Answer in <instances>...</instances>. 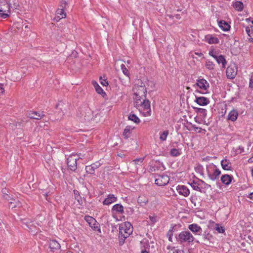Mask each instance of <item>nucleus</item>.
I'll list each match as a JSON object with an SVG mask.
<instances>
[{"label":"nucleus","mask_w":253,"mask_h":253,"mask_svg":"<svg viewBox=\"0 0 253 253\" xmlns=\"http://www.w3.org/2000/svg\"><path fill=\"white\" fill-rule=\"evenodd\" d=\"M176 241L180 244H192L195 240V238L192 234L188 230H184L180 232L176 236Z\"/></svg>","instance_id":"obj_5"},{"label":"nucleus","mask_w":253,"mask_h":253,"mask_svg":"<svg viewBox=\"0 0 253 253\" xmlns=\"http://www.w3.org/2000/svg\"><path fill=\"white\" fill-rule=\"evenodd\" d=\"M9 201V206L11 209L16 207H20L21 206V203L19 201L16 200L13 198H10Z\"/></svg>","instance_id":"obj_30"},{"label":"nucleus","mask_w":253,"mask_h":253,"mask_svg":"<svg viewBox=\"0 0 253 253\" xmlns=\"http://www.w3.org/2000/svg\"><path fill=\"white\" fill-rule=\"evenodd\" d=\"M101 84L104 86H107L108 84L107 81H106L105 80H104L102 82H101Z\"/></svg>","instance_id":"obj_52"},{"label":"nucleus","mask_w":253,"mask_h":253,"mask_svg":"<svg viewBox=\"0 0 253 253\" xmlns=\"http://www.w3.org/2000/svg\"><path fill=\"white\" fill-rule=\"evenodd\" d=\"M149 219L153 222H156V217L155 216H149Z\"/></svg>","instance_id":"obj_53"},{"label":"nucleus","mask_w":253,"mask_h":253,"mask_svg":"<svg viewBox=\"0 0 253 253\" xmlns=\"http://www.w3.org/2000/svg\"><path fill=\"white\" fill-rule=\"evenodd\" d=\"M233 179V176L229 174H223L220 178L221 182L226 185H229L231 183Z\"/></svg>","instance_id":"obj_21"},{"label":"nucleus","mask_w":253,"mask_h":253,"mask_svg":"<svg viewBox=\"0 0 253 253\" xmlns=\"http://www.w3.org/2000/svg\"><path fill=\"white\" fill-rule=\"evenodd\" d=\"M248 198L253 200V192L250 193L248 195Z\"/></svg>","instance_id":"obj_56"},{"label":"nucleus","mask_w":253,"mask_h":253,"mask_svg":"<svg viewBox=\"0 0 253 253\" xmlns=\"http://www.w3.org/2000/svg\"><path fill=\"white\" fill-rule=\"evenodd\" d=\"M148 202V198L143 195L139 196L137 199L138 203L141 206H145L147 204Z\"/></svg>","instance_id":"obj_31"},{"label":"nucleus","mask_w":253,"mask_h":253,"mask_svg":"<svg viewBox=\"0 0 253 253\" xmlns=\"http://www.w3.org/2000/svg\"><path fill=\"white\" fill-rule=\"evenodd\" d=\"M118 198L114 194H109L103 202L104 205L108 206L117 201Z\"/></svg>","instance_id":"obj_19"},{"label":"nucleus","mask_w":253,"mask_h":253,"mask_svg":"<svg viewBox=\"0 0 253 253\" xmlns=\"http://www.w3.org/2000/svg\"><path fill=\"white\" fill-rule=\"evenodd\" d=\"M209 54L210 56L212 57L214 59L216 58L218 55L216 53V52L213 50H211L209 51Z\"/></svg>","instance_id":"obj_48"},{"label":"nucleus","mask_w":253,"mask_h":253,"mask_svg":"<svg viewBox=\"0 0 253 253\" xmlns=\"http://www.w3.org/2000/svg\"><path fill=\"white\" fill-rule=\"evenodd\" d=\"M66 15V13L63 9H58L56 12L55 19L58 21L61 19L65 18Z\"/></svg>","instance_id":"obj_29"},{"label":"nucleus","mask_w":253,"mask_h":253,"mask_svg":"<svg viewBox=\"0 0 253 253\" xmlns=\"http://www.w3.org/2000/svg\"><path fill=\"white\" fill-rule=\"evenodd\" d=\"M193 127L194 128V129L196 131L197 129H199V132H201V130L202 129L201 128H200V127H197L196 126H193Z\"/></svg>","instance_id":"obj_55"},{"label":"nucleus","mask_w":253,"mask_h":253,"mask_svg":"<svg viewBox=\"0 0 253 253\" xmlns=\"http://www.w3.org/2000/svg\"><path fill=\"white\" fill-rule=\"evenodd\" d=\"M237 67L235 64L232 63L227 68L226 75L228 79H234L237 74Z\"/></svg>","instance_id":"obj_12"},{"label":"nucleus","mask_w":253,"mask_h":253,"mask_svg":"<svg viewBox=\"0 0 253 253\" xmlns=\"http://www.w3.org/2000/svg\"><path fill=\"white\" fill-rule=\"evenodd\" d=\"M7 190L6 189H3L2 190V193L3 194V197L7 200V201L9 200V199L11 198L10 196H9L7 194H6Z\"/></svg>","instance_id":"obj_47"},{"label":"nucleus","mask_w":253,"mask_h":253,"mask_svg":"<svg viewBox=\"0 0 253 253\" xmlns=\"http://www.w3.org/2000/svg\"><path fill=\"white\" fill-rule=\"evenodd\" d=\"M249 41H250V42H253V38H251L249 39Z\"/></svg>","instance_id":"obj_60"},{"label":"nucleus","mask_w":253,"mask_h":253,"mask_svg":"<svg viewBox=\"0 0 253 253\" xmlns=\"http://www.w3.org/2000/svg\"><path fill=\"white\" fill-rule=\"evenodd\" d=\"M174 227L175 226L170 227L167 234L169 241L170 242H172V237L173 235Z\"/></svg>","instance_id":"obj_41"},{"label":"nucleus","mask_w":253,"mask_h":253,"mask_svg":"<svg viewBox=\"0 0 253 253\" xmlns=\"http://www.w3.org/2000/svg\"><path fill=\"white\" fill-rule=\"evenodd\" d=\"M134 128V127L131 126H126L123 133V135L124 138L127 139L130 137L131 136V131L132 130H133Z\"/></svg>","instance_id":"obj_24"},{"label":"nucleus","mask_w":253,"mask_h":253,"mask_svg":"<svg viewBox=\"0 0 253 253\" xmlns=\"http://www.w3.org/2000/svg\"><path fill=\"white\" fill-rule=\"evenodd\" d=\"M215 60L218 64L221 63L222 68H224L225 67L226 65L227 64V62L223 55H217Z\"/></svg>","instance_id":"obj_32"},{"label":"nucleus","mask_w":253,"mask_h":253,"mask_svg":"<svg viewBox=\"0 0 253 253\" xmlns=\"http://www.w3.org/2000/svg\"><path fill=\"white\" fill-rule=\"evenodd\" d=\"M193 86L196 88L195 92L204 94L209 92L210 84L208 82L202 77L198 78Z\"/></svg>","instance_id":"obj_3"},{"label":"nucleus","mask_w":253,"mask_h":253,"mask_svg":"<svg viewBox=\"0 0 253 253\" xmlns=\"http://www.w3.org/2000/svg\"><path fill=\"white\" fill-rule=\"evenodd\" d=\"M100 166V163L97 162L91 165L86 166L85 167V170L87 173L92 174L94 173L95 169L99 168Z\"/></svg>","instance_id":"obj_20"},{"label":"nucleus","mask_w":253,"mask_h":253,"mask_svg":"<svg viewBox=\"0 0 253 253\" xmlns=\"http://www.w3.org/2000/svg\"><path fill=\"white\" fill-rule=\"evenodd\" d=\"M221 166L224 170H229L231 169V163L230 161L227 159H223L221 161Z\"/></svg>","instance_id":"obj_25"},{"label":"nucleus","mask_w":253,"mask_h":253,"mask_svg":"<svg viewBox=\"0 0 253 253\" xmlns=\"http://www.w3.org/2000/svg\"><path fill=\"white\" fill-rule=\"evenodd\" d=\"M49 248L53 252L59 250L61 247L60 244L57 241L54 240L49 241Z\"/></svg>","instance_id":"obj_26"},{"label":"nucleus","mask_w":253,"mask_h":253,"mask_svg":"<svg viewBox=\"0 0 253 253\" xmlns=\"http://www.w3.org/2000/svg\"><path fill=\"white\" fill-rule=\"evenodd\" d=\"M205 67L209 70H213L214 69L215 64L212 61L207 60L205 63Z\"/></svg>","instance_id":"obj_39"},{"label":"nucleus","mask_w":253,"mask_h":253,"mask_svg":"<svg viewBox=\"0 0 253 253\" xmlns=\"http://www.w3.org/2000/svg\"><path fill=\"white\" fill-rule=\"evenodd\" d=\"M144 160V157L136 158V159L133 160L132 161L131 163L133 165H134V166H135L136 167H137V166H140L142 164Z\"/></svg>","instance_id":"obj_40"},{"label":"nucleus","mask_w":253,"mask_h":253,"mask_svg":"<svg viewBox=\"0 0 253 253\" xmlns=\"http://www.w3.org/2000/svg\"><path fill=\"white\" fill-rule=\"evenodd\" d=\"M195 102L200 106H206L209 104L210 100L205 97H198L196 96Z\"/></svg>","instance_id":"obj_23"},{"label":"nucleus","mask_w":253,"mask_h":253,"mask_svg":"<svg viewBox=\"0 0 253 253\" xmlns=\"http://www.w3.org/2000/svg\"><path fill=\"white\" fill-rule=\"evenodd\" d=\"M176 190L179 195L185 197H188L190 194L189 189L185 185H178L176 187Z\"/></svg>","instance_id":"obj_15"},{"label":"nucleus","mask_w":253,"mask_h":253,"mask_svg":"<svg viewBox=\"0 0 253 253\" xmlns=\"http://www.w3.org/2000/svg\"><path fill=\"white\" fill-rule=\"evenodd\" d=\"M232 151L234 152L235 155H238L244 152V148L242 146H239L236 148H233Z\"/></svg>","instance_id":"obj_43"},{"label":"nucleus","mask_w":253,"mask_h":253,"mask_svg":"<svg viewBox=\"0 0 253 253\" xmlns=\"http://www.w3.org/2000/svg\"><path fill=\"white\" fill-rule=\"evenodd\" d=\"M60 105V103H58V105H57V108Z\"/></svg>","instance_id":"obj_64"},{"label":"nucleus","mask_w":253,"mask_h":253,"mask_svg":"<svg viewBox=\"0 0 253 253\" xmlns=\"http://www.w3.org/2000/svg\"><path fill=\"white\" fill-rule=\"evenodd\" d=\"M78 160L77 154L70 155L67 159V164L69 169L75 171L77 168V161Z\"/></svg>","instance_id":"obj_8"},{"label":"nucleus","mask_w":253,"mask_h":253,"mask_svg":"<svg viewBox=\"0 0 253 253\" xmlns=\"http://www.w3.org/2000/svg\"><path fill=\"white\" fill-rule=\"evenodd\" d=\"M195 112L203 118H206L207 111L206 109L198 107H193Z\"/></svg>","instance_id":"obj_33"},{"label":"nucleus","mask_w":253,"mask_h":253,"mask_svg":"<svg viewBox=\"0 0 253 253\" xmlns=\"http://www.w3.org/2000/svg\"><path fill=\"white\" fill-rule=\"evenodd\" d=\"M10 13V5L9 3L4 2L3 4H0V16L2 18H6Z\"/></svg>","instance_id":"obj_10"},{"label":"nucleus","mask_w":253,"mask_h":253,"mask_svg":"<svg viewBox=\"0 0 253 253\" xmlns=\"http://www.w3.org/2000/svg\"><path fill=\"white\" fill-rule=\"evenodd\" d=\"M127 63L128 64H130V60H128L127 61Z\"/></svg>","instance_id":"obj_62"},{"label":"nucleus","mask_w":253,"mask_h":253,"mask_svg":"<svg viewBox=\"0 0 253 253\" xmlns=\"http://www.w3.org/2000/svg\"><path fill=\"white\" fill-rule=\"evenodd\" d=\"M78 116L82 121H89L92 118V111L88 107H85L81 109Z\"/></svg>","instance_id":"obj_7"},{"label":"nucleus","mask_w":253,"mask_h":253,"mask_svg":"<svg viewBox=\"0 0 253 253\" xmlns=\"http://www.w3.org/2000/svg\"><path fill=\"white\" fill-rule=\"evenodd\" d=\"M141 253H149L148 251H147L146 250L142 249Z\"/></svg>","instance_id":"obj_58"},{"label":"nucleus","mask_w":253,"mask_h":253,"mask_svg":"<svg viewBox=\"0 0 253 253\" xmlns=\"http://www.w3.org/2000/svg\"><path fill=\"white\" fill-rule=\"evenodd\" d=\"M135 97V100L136 99H141L143 97H146L147 90L145 85L137 86L135 87L134 93Z\"/></svg>","instance_id":"obj_9"},{"label":"nucleus","mask_w":253,"mask_h":253,"mask_svg":"<svg viewBox=\"0 0 253 253\" xmlns=\"http://www.w3.org/2000/svg\"><path fill=\"white\" fill-rule=\"evenodd\" d=\"M173 253H184V251L182 250L177 249L173 251Z\"/></svg>","instance_id":"obj_51"},{"label":"nucleus","mask_w":253,"mask_h":253,"mask_svg":"<svg viewBox=\"0 0 253 253\" xmlns=\"http://www.w3.org/2000/svg\"><path fill=\"white\" fill-rule=\"evenodd\" d=\"M44 116L42 112L32 111L28 113V117L31 119L39 120Z\"/></svg>","instance_id":"obj_22"},{"label":"nucleus","mask_w":253,"mask_h":253,"mask_svg":"<svg viewBox=\"0 0 253 253\" xmlns=\"http://www.w3.org/2000/svg\"><path fill=\"white\" fill-rule=\"evenodd\" d=\"M133 232V227L129 222H125L119 225V241L120 245H123L126 239L128 238Z\"/></svg>","instance_id":"obj_2"},{"label":"nucleus","mask_w":253,"mask_h":253,"mask_svg":"<svg viewBox=\"0 0 253 253\" xmlns=\"http://www.w3.org/2000/svg\"><path fill=\"white\" fill-rule=\"evenodd\" d=\"M195 170L197 173H199L201 176L204 177V169L202 165L200 164L197 165L195 167Z\"/></svg>","instance_id":"obj_36"},{"label":"nucleus","mask_w":253,"mask_h":253,"mask_svg":"<svg viewBox=\"0 0 253 253\" xmlns=\"http://www.w3.org/2000/svg\"><path fill=\"white\" fill-rule=\"evenodd\" d=\"M169 132L168 130H165L162 132L160 133V139L161 141H164L167 140V137L169 135Z\"/></svg>","instance_id":"obj_42"},{"label":"nucleus","mask_w":253,"mask_h":253,"mask_svg":"<svg viewBox=\"0 0 253 253\" xmlns=\"http://www.w3.org/2000/svg\"><path fill=\"white\" fill-rule=\"evenodd\" d=\"M251 174H252V176L253 177V169L251 170Z\"/></svg>","instance_id":"obj_61"},{"label":"nucleus","mask_w":253,"mask_h":253,"mask_svg":"<svg viewBox=\"0 0 253 253\" xmlns=\"http://www.w3.org/2000/svg\"><path fill=\"white\" fill-rule=\"evenodd\" d=\"M215 229L218 233H223L225 232V229L222 226H220L219 224H216Z\"/></svg>","instance_id":"obj_45"},{"label":"nucleus","mask_w":253,"mask_h":253,"mask_svg":"<svg viewBox=\"0 0 253 253\" xmlns=\"http://www.w3.org/2000/svg\"><path fill=\"white\" fill-rule=\"evenodd\" d=\"M205 41L209 44H217L219 42L217 37L211 34H208L205 36Z\"/></svg>","instance_id":"obj_17"},{"label":"nucleus","mask_w":253,"mask_h":253,"mask_svg":"<svg viewBox=\"0 0 253 253\" xmlns=\"http://www.w3.org/2000/svg\"><path fill=\"white\" fill-rule=\"evenodd\" d=\"M113 212H115L120 214H122L124 212V207L119 204H117L114 205L112 208Z\"/></svg>","instance_id":"obj_28"},{"label":"nucleus","mask_w":253,"mask_h":253,"mask_svg":"<svg viewBox=\"0 0 253 253\" xmlns=\"http://www.w3.org/2000/svg\"><path fill=\"white\" fill-rule=\"evenodd\" d=\"M188 229L195 235H201L203 230L202 228L197 224L193 223L188 225Z\"/></svg>","instance_id":"obj_16"},{"label":"nucleus","mask_w":253,"mask_h":253,"mask_svg":"<svg viewBox=\"0 0 253 253\" xmlns=\"http://www.w3.org/2000/svg\"><path fill=\"white\" fill-rule=\"evenodd\" d=\"M84 218L85 221L92 229L97 230L99 233H101L100 228L98 226L99 224L94 218L89 215H86L84 216Z\"/></svg>","instance_id":"obj_11"},{"label":"nucleus","mask_w":253,"mask_h":253,"mask_svg":"<svg viewBox=\"0 0 253 253\" xmlns=\"http://www.w3.org/2000/svg\"><path fill=\"white\" fill-rule=\"evenodd\" d=\"M246 31L250 37H253V26H247L246 27Z\"/></svg>","instance_id":"obj_44"},{"label":"nucleus","mask_w":253,"mask_h":253,"mask_svg":"<svg viewBox=\"0 0 253 253\" xmlns=\"http://www.w3.org/2000/svg\"><path fill=\"white\" fill-rule=\"evenodd\" d=\"M249 86L251 88H253V79L252 77L250 79Z\"/></svg>","instance_id":"obj_49"},{"label":"nucleus","mask_w":253,"mask_h":253,"mask_svg":"<svg viewBox=\"0 0 253 253\" xmlns=\"http://www.w3.org/2000/svg\"><path fill=\"white\" fill-rule=\"evenodd\" d=\"M22 224L23 225V227L26 229V227L29 229V231L31 232L33 234H35L38 233V229H36V227L34 225L33 223L27 219H23Z\"/></svg>","instance_id":"obj_14"},{"label":"nucleus","mask_w":253,"mask_h":253,"mask_svg":"<svg viewBox=\"0 0 253 253\" xmlns=\"http://www.w3.org/2000/svg\"><path fill=\"white\" fill-rule=\"evenodd\" d=\"M121 70H122L123 74L125 75H126V76L129 77V73L128 70L126 68V66L123 64L121 65Z\"/></svg>","instance_id":"obj_46"},{"label":"nucleus","mask_w":253,"mask_h":253,"mask_svg":"<svg viewBox=\"0 0 253 253\" xmlns=\"http://www.w3.org/2000/svg\"><path fill=\"white\" fill-rule=\"evenodd\" d=\"M188 184L194 190L201 193L205 192L206 190L211 188L210 185L198 178H194L192 180L191 179L189 182H188Z\"/></svg>","instance_id":"obj_4"},{"label":"nucleus","mask_w":253,"mask_h":253,"mask_svg":"<svg viewBox=\"0 0 253 253\" xmlns=\"http://www.w3.org/2000/svg\"><path fill=\"white\" fill-rule=\"evenodd\" d=\"M25 29H27V28H28V26L27 25H26V26H25Z\"/></svg>","instance_id":"obj_63"},{"label":"nucleus","mask_w":253,"mask_h":253,"mask_svg":"<svg viewBox=\"0 0 253 253\" xmlns=\"http://www.w3.org/2000/svg\"><path fill=\"white\" fill-rule=\"evenodd\" d=\"M206 171L208 177L212 181L218 179L221 174L220 169L213 163H210L207 166Z\"/></svg>","instance_id":"obj_6"},{"label":"nucleus","mask_w":253,"mask_h":253,"mask_svg":"<svg viewBox=\"0 0 253 253\" xmlns=\"http://www.w3.org/2000/svg\"><path fill=\"white\" fill-rule=\"evenodd\" d=\"M248 161L249 163H253V156H252V157L249 159Z\"/></svg>","instance_id":"obj_57"},{"label":"nucleus","mask_w":253,"mask_h":253,"mask_svg":"<svg viewBox=\"0 0 253 253\" xmlns=\"http://www.w3.org/2000/svg\"><path fill=\"white\" fill-rule=\"evenodd\" d=\"M15 126H16V127L18 126L19 128L21 126V124L19 123H15Z\"/></svg>","instance_id":"obj_59"},{"label":"nucleus","mask_w":253,"mask_h":253,"mask_svg":"<svg viewBox=\"0 0 253 253\" xmlns=\"http://www.w3.org/2000/svg\"><path fill=\"white\" fill-rule=\"evenodd\" d=\"M169 181V178L166 174L157 175L155 181V184L160 186L167 185Z\"/></svg>","instance_id":"obj_13"},{"label":"nucleus","mask_w":253,"mask_h":253,"mask_svg":"<svg viewBox=\"0 0 253 253\" xmlns=\"http://www.w3.org/2000/svg\"><path fill=\"white\" fill-rule=\"evenodd\" d=\"M239 116V113L237 110L232 109L230 111L227 116V120L230 121L231 122H235Z\"/></svg>","instance_id":"obj_18"},{"label":"nucleus","mask_w":253,"mask_h":253,"mask_svg":"<svg viewBox=\"0 0 253 253\" xmlns=\"http://www.w3.org/2000/svg\"><path fill=\"white\" fill-rule=\"evenodd\" d=\"M134 106L142 116L146 117L151 115L150 101L146 97L136 99L134 101Z\"/></svg>","instance_id":"obj_1"},{"label":"nucleus","mask_w":253,"mask_h":253,"mask_svg":"<svg viewBox=\"0 0 253 253\" xmlns=\"http://www.w3.org/2000/svg\"><path fill=\"white\" fill-rule=\"evenodd\" d=\"M182 153L181 149L172 148L170 150L169 154L173 157H177L180 155Z\"/></svg>","instance_id":"obj_35"},{"label":"nucleus","mask_w":253,"mask_h":253,"mask_svg":"<svg viewBox=\"0 0 253 253\" xmlns=\"http://www.w3.org/2000/svg\"><path fill=\"white\" fill-rule=\"evenodd\" d=\"M218 25L219 28L223 31H228L230 29V25L224 20H220L218 22Z\"/></svg>","instance_id":"obj_27"},{"label":"nucleus","mask_w":253,"mask_h":253,"mask_svg":"<svg viewBox=\"0 0 253 253\" xmlns=\"http://www.w3.org/2000/svg\"><path fill=\"white\" fill-rule=\"evenodd\" d=\"M93 85L95 88L96 91L100 94H106L103 89L99 86L96 82H92Z\"/></svg>","instance_id":"obj_37"},{"label":"nucleus","mask_w":253,"mask_h":253,"mask_svg":"<svg viewBox=\"0 0 253 253\" xmlns=\"http://www.w3.org/2000/svg\"><path fill=\"white\" fill-rule=\"evenodd\" d=\"M234 8L238 11H242L244 9V4L240 1H237L232 4Z\"/></svg>","instance_id":"obj_34"},{"label":"nucleus","mask_w":253,"mask_h":253,"mask_svg":"<svg viewBox=\"0 0 253 253\" xmlns=\"http://www.w3.org/2000/svg\"><path fill=\"white\" fill-rule=\"evenodd\" d=\"M77 155L78 156V160L80 159H83L84 158V155L80 154L79 155Z\"/></svg>","instance_id":"obj_54"},{"label":"nucleus","mask_w":253,"mask_h":253,"mask_svg":"<svg viewBox=\"0 0 253 253\" xmlns=\"http://www.w3.org/2000/svg\"><path fill=\"white\" fill-rule=\"evenodd\" d=\"M4 91V89L3 88V85L1 84H0V95H2Z\"/></svg>","instance_id":"obj_50"},{"label":"nucleus","mask_w":253,"mask_h":253,"mask_svg":"<svg viewBox=\"0 0 253 253\" xmlns=\"http://www.w3.org/2000/svg\"><path fill=\"white\" fill-rule=\"evenodd\" d=\"M128 119L129 120H130L137 124H139L140 122L139 118L134 114H129L128 117Z\"/></svg>","instance_id":"obj_38"}]
</instances>
